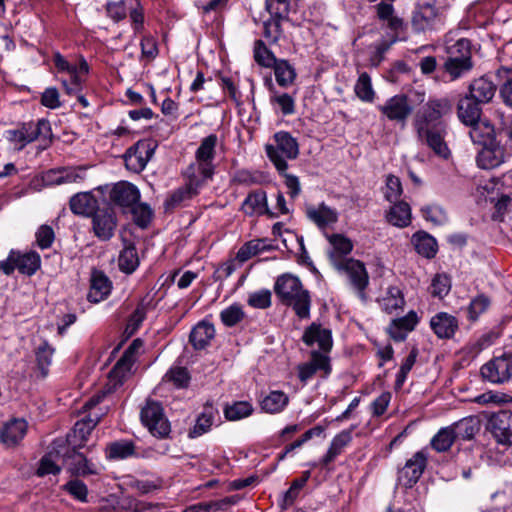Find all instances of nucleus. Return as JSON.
<instances>
[{"label": "nucleus", "mask_w": 512, "mask_h": 512, "mask_svg": "<svg viewBox=\"0 0 512 512\" xmlns=\"http://www.w3.org/2000/svg\"><path fill=\"white\" fill-rule=\"evenodd\" d=\"M496 92L495 84L486 76L475 79L469 86V94L478 103H488Z\"/></svg>", "instance_id": "nucleus-33"}, {"label": "nucleus", "mask_w": 512, "mask_h": 512, "mask_svg": "<svg viewBox=\"0 0 512 512\" xmlns=\"http://www.w3.org/2000/svg\"><path fill=\"white\" fill-rule=\"evenodd\" d=\"M139 198L138 188L128 182L116 183L110 192L111 201L121 207H131L138 202Z\"/></svg>", "instance_id": "nucleus-25"}, {"label": "nucleus", "mask_w": 512, "mask_h": 512, "mask_svg": "<svg viewBox=\"0 0 512 512\" xmlns=\"http://www.w3.org/2000/svg\"><path fill=\"white\" fill-rule=\"evenodd\" d=\"M255 61L264 67H272L277 61L273 53L265 46L262 40H257L254 47Z\"/></svg>", "instance_id": "nucleus-62"}, {"label": "nucleus", "mask_w": 512, "mask_h": 512, "mask_svg": "<svg viewBox=\"0 0 512 512\" xmlns=\"http://www.w3.org/2000/svg\"><path fill=\"white\" fill-rule=\"evenodd\" d=\"M54 65L58 73H65L67 77L61 79L62 87L69 96H75L78 103L87 108L89 102L83 95V88L89 73V65L84 58H80L78 63H71L61 54L55 53Z\"/></svg>", "instance_id": "nucleus-4"}, {"label": "nucleus", "mask_w": 512, "mask_h": 512, "mask_svg": "<svg viewBox=\"0 0 512 512\" xmlns=\"http://www.w3.org/2000/svg\"><path fill=\"white\" fill-rule=\"evenodd\" d=\"M317 371H323L325 375L330 372L329 358L324 354L313 351L310 362L298 367V378L300 381L305 382Z\"/></svg>", "instance_id": "nucleus-31"}, {"label": "nucleus", "mask_w": 512, "mask_h": 512, "mask_svg": "<svg viewBox=\"0 0 512 512\" xmlns=\"http://www.w3.org/2000/svg\"><path fill=\"white\" fill-rule=\"evenodd\" d=\"M456 440L451 426L441 428L432 438L431 445L438 452L447 451Z\"/></svg>", "instance_id": "nucleus-56"}, {"label": "nucleus", "mask_w": 512, "mask_h": 512, "mask_svg": "<svg viewBox=\"0 0 512 512\" xmlns=\"http://www.w3.org/2000/svg\"><path fill=\"white\" fill-rule=\"evenodd\" d=\"M421 213L426 221L433 225H444L448 221L447 212L443 207L437 204H429L421 208Z\"/></svg>", "instance_id": "nucleus-57"}, {"label": "nucleus", "mask_w": 512, "mask_h": 512, "mask_svg": "<svg viewBox=\"0 0 512 512\" xmlns=\"http://www.w3.org/2000/svg\"><path fill=\"white\" fill-rule=\"evenodd\" d=\"M489 425L497 442L501 444H512L511 411L503 410L494 414L489 420Z\"/></svg>", "instance_id": "nucleus-17"}, {"label": "nucleus", "mask_w": 512, "mask_h": 512, "mask_svg": "<svg viewBox=\"0 0 512 512\" xmlns=\"http://www.w3.org/2000/svg\"><path fill=\"white\" fill-rule=\"evenodd\" d=\"M302 340L307 346H317L319 353L326 356L333 346L331 330L315 322L305 329Z\"/></svg>", "instance_id": "nucleus-15"}, {"label": "nucleus", "mask_w": 512, "mask_h": 512, "mask_svg": "<svg viewBox=\"0 0 512 512\" xmlns=\"http://www.w3.org/2000/svg\"><path fill=\"white\" fill-rule=\"evenodd\" d=\"M376 12L378 18L386 22L389 28L398 30L402 27V20L395 16L392 4L380 2L376 5Z\"/></svg>", "instance_id": "nucleus-52"}, {"label": "nucleus", "mask_w": 512, "mask_h": 512, "mask_svg": "<svg viewBox=\"0 0 512 512\" xmlns=\"http://www.w3.org/2000/svg\"><path fill=\"white\" fill-rule=\"evenodd\" d=\"M55 353V348L46 340H42L35 351L37 367L42 377L48 373V368L52 363V358Z\"/></svg>", "instance_id": "nucleus-44"}, {"label": "nucleus", "mask_w": 512, "mask_h": 512, "mask_svg": "<svg viewBox=\"0 0 512 512\" xmlns=\"http://www.w3.org/2000/svg\"><path fill=\"white\" fill-rule=\"evenodd\" d=\"M446 53L448 58H458V59H472L471 57V43L466 38H460L455 42H451L450 40L446 41Z\"/></svg>", "instance_id": "nucleus-51"}, {"label": "nucleus", "mask_w": 512, "mask_h": 512, "mask_svg": "<svg viewBox=\"0 0 512 512\" xmlns=\"http://www.w3.org/2000/svg\"><path fill=\"white\" fill-rule=\"evenodd\" d=\"M98 418L86 417L77 421L65 439H55L49 447V451L42 457L37 469L38 476L49 474L56 475L60 472V466L54 459L55 456L65 455L69 450H78L86 445L89 435L96 427Z\"/></svg>", "instance_id": "nucleus-1"}, {"label": "nucleus", "mask_w": 512, "mask_h": 512, "mask_svg": "<svg viewBox=\"0 0 512 512\" xmlns=\"http://www.w3.org/2000/svg\"><path fill=\"white\" fill-rule=\"evenodd\" d=\"M245 313L239 304H232L220 313V319L227 327H232L243 320Z\"/></svg>", "instance_id": "nucleus-59"}, {"label": "nucleus", "mask_w": 512, "mask_h": 512, "mask_svg": "<svg viewBox=\"0 0 512 512\" xmlns=\"http://www.w3.org/2000/svg\"><path fill=\"white\" fill-rule=\"evenodd\" d=\"M131 212L135 223L141 228L147 227L153 216V211L150 206L144 203L136 202L133 204L131 206Z\"/></svg>", "instance_id": "nucleus-60"}, {"label": "nucleus", "mask_w": 512, "mask_h": 512, "mask_svg": "<svg viewBox=\"0 0 512 512\" xmlns=\"http://www.w3.org/2000/svg\"><path fill=\"white\" fill-rule=\"evenodd\" d=\"M386 219L391 225L404 228L411 224V207L405 201H395L386 214Z\"/></svg>", "instance_id": "nucleus-34"}, {"label": "nucleus", "mask_w": 512, "mask_h": 512, "mask_svg": "<svg viewBox=\"0 0 512 512\" xmlns=\"http://www.w3.org/2000/svg\"><path fill=\"white\" fill-rule=\"evenodd\" d=\"M485 132L487 137L484 138L483 134L480 137V141H473L474 143H480L483 145L482 149L478 152L476 161L482 169H493L502 164L505 160V153L500 144L491 137L493 129L491 126H485Z\"/></svg>", "instance_id": "nucleus-9"}, {"label": "nucleus", "mask_w": 512, "mask_h": 512, "mask_svg": "<svg viewBox=\"0 0 512 512\" xmlns=\"http://www.w3.org/2000/svg\"><path fill=\"white\" fill-rule=\"evenodd\" d=\"M332 257L333 266L338 271L345 273L358 297L365 302L367 300L365 289L369 284V275L365 265L361 261L353 258L346 259L345 261H338L334 254Z\"/></svg>", "instance_id": "nucleus-8"}, {"label": "nucleus", "mask_w": 512, "mask_h": 512, "mask_svg": "<svg viewBox=\"0 0 512 512\" xmlns=\"http://www.w3.org/2000/svg\"><path fill=\"white\" fill-rule=\"evenodd\" d=\"M451 112V104L447 99L428 101L415 116L417 132H427L430 128L444 127L442 117Z\"/></svg>", "instance_id": "nucleus-7"}, {"label": "nucleus", "mask_w": 512, "mask_h": 512, "mask_svg": "<svg viewBox=\"0 0 512 512\" xmlns=\"http://www.w3.org/2000/svg\"><path fill=\"white\" fill-rule=\"evenodd\" d=\"M274 291L280 301L291 307L300 319L310 317V293L303 288L298 277L291 274L279 276L275 282Z\"/></svg>", "instance_id": "nucleus-3"}, {"label": "nucleus", "mask_w": 512, "mask_h": 512, "mask_svg": "<svg viewBox=\"0 0 512 512\" xmlns=\"http://www.w3.org/2000/svg\"><path fill=\"white\" fill-rule=\"evenodd\" d=\"M271 291L268 289H261L249 294L247 303L249 306L256 309H266L271 306Z\"/></svg>", "instance_id": "nucleus-63"}, {"label": "nucleus", "mask_w": 512, "mask_h": 512, "mask_svg": "<svg viewBox=\"0 0 512 512\" xmlns=\"http://www.w3.org/2000/svg\"><path fill=\"white\" fill-rule=\"evenodd\" d=\"M117 226L116 217L112 209L99 210L93 216V230L102 240H109Z\"/></svg>", "instance_id": "nucleus-22"}, {"label": "nucleus", "mask_w": 512, "mask_h": 512, "mask_svg": "<svg viewBox=\"0 0 512 512\" xmlns=\"http://www.w3.org/2000/svg\"><path fill=\"white\" fill-rule=\"evenodd\" d=\"M241 210L249 216L263 214L274 216L268 209L267 195L263 190H256L249 193L241 205Z\"/></svg>", "instance_id": "nucleus-29"}, {"label": "nucleus", "mask_w": 512, "mask_h": 512, "mask_svg": "<svg viewBox=\"0 0 512 512\" xmlns=\"http://www.w3.org/2000/svg\"><path fill=\"white\" fill-rule=\"evenodd\" d=\"M52 139V132L50 123L47 120H39L37 123V129L34 131V142L37 141V149L43 150L47 148Z\"/></svg>", "instance_id": "nucleus-58"}, {"label": "nucleus", "mask_w": 512, "mask_h": 512, "mask_svg": "<svg viewBox=\"0 0 512 512\" xmlns=\"http://www.w3.org/2000/svg\"><path fill=\"white\" fill-rule=\"evenodd\" d=\"M451 290V279L445 273L436 274L432 280L431 285L429 287V292L433 297H437L439 299L444 298Z\"/></svg>", "instance_id": "nucleus-54"}, {"label": "nucleus", "mask_w": 512, "mask_h": 512, "mask_svg": "<svg viewBox=\"0 0 512 512\" xmlns=\"http://www.w3.org/2000/svg\"><path fill=\"white\" fill-rule=\"evenodd\" d=\"M444 71L451 81L457 80L471 71L473 68L472 59L448 58L443 65Z\"/></svg>", "instance_id": "nucleus-42"}, {"label": "nucleus", "mask_w": 512, "mask_h": 512, "mask_svg": "<svg viewBox=\"0 0 512 512\" xmlns=\"http://www.w3.org/2000/svg\"><path fill=\"white\" fill-rule=\"evenodd\" d=\"M217 142L218 138L215 134H210L201 141L195 153V161L186 168V171L191 173L194 178L195 175L205 181L212 178L214 174L213 160L215 158Z\"/></svg>", "instance_id": "nucleus-5"}, {"label": "nucleus", "mask_w": 512, "mask_h": 512, "mask_svg": "<svg viewBox=\"0 0 512 512\" xmlns=\"http://www.w3.org/2000/svg\"><path fill=\"white\" fill-rule=\"evenodd\" d=\"M69 205L74 214L90 216L96 212L97 200L91 192H80L71 197Z\"/></svg>", "instance_id": "nucleus-35"}, {"label": "nucleus", "mask_w": 512, "mask_h": 512, "mask_svg": "<svg viewBox=\"0 0 512 512\" xmlns=\"http://www.w3.org/2000/svg\"><path fill=\"white\" fill-rule=\"evenodd\" d=\"M265 248L266 245L263 240L256 239L249 241L238 250L236 258L240 262H245L253 256L259 254L261 251L265 250Z\"/></svg>", "instance_id": "nucleus-61"}, {"label": "nucleus", "mask_w": 512, "mask_h": 512, "mask_svg": "<svg viewBox=\"0 0 512 512\" xmlns=\"http://www.w3.org/2000/svg\"><path fill=\"white\" fill-rule=\"evenodd\" d=\"M427 463L424 451L416 452L405 464L399 474V481L406 487H411L421 477Z\"/></svg>", "instance_id": "nucleus-19"}, {"label": "nucleus", "mask_w": 512, "mask_h": 512, "mask_svg": "<svg viewBox=\"0 0 512 512\" xmlns=\"http://www.w3.org/2000/svg\"><path fill=\"white\" fill-rule=\"evenodd\" d=\"M272 67H274V74L277 83L282 87L291 85L295 78V69L286 60H277Z\"/></svg>", "instance_id": "nucleus-48"}, {"label": "nucleus", "mask_w": 512, "mask_h": 512, "mask_svg": "<svg viewBox=\"0 0 512 512\" xmlns=\"http://www.w3.org/2000/svg\"><path fill=\"white\" fill-rule=\"evenodd\" d=\"M490 304V299L483 294L474 297L467 307L468 320L471 322L477 321L479 317L488 310Z\"/></svg>", "instance_id": "nucleus-53"}, {"label": "nucleus", "mask_w": 512, "mask_h": 512, "mask_svg": "<svg viewBox=\"0 0 512 512\" xmlns=\"http://www.w3.org/2000/svg\"><path fill=\"white\" fill-rule=\"evenodd\" d=\"M332 250L329 252V258L333 264V254L338 261H345L343 256L349 254L353 249V244L349 238L342 234L326 235Z\"/></svg>", "instance_id": "nucleus-40"}, {"label": "nucleus", "mask_w": 512, "mask_h": 512, "mask_svg": "<svg viewBox=\"0 0 512 512\" xmlns=\"http://www.w3.org/2000/svg\"><path fill=\"white\" fill-rule=\"evenodd\" d=\"M381 308L387 313H393L402 309L405 304L402 291L398 287H389L385 295L378 300Z\"/></svg>", "instance_id": "nucleus-43"}, {"label": "nucleus", "mask_w": 512, "mask_h": 512, "mask_svg": "<svg viewBox=\"0 0 512 512\" xmlns=\"http://www.w3.org/2000/svg\"><path fill=\"white\" fill-rule=\"evenodd\" d=\"M27 432V423L23 419H14L2 427L0 430V440L7 447L16 446Z\"/></svg>", "instance_id": "nucleus-28"}, {"label": "nucleus", "mask_w": 512, "mask_h": 512, "mask_svg": "<svg viewBox=\"0 0 512 512\" xmlns=\"http://www.w3.org/2000/svg\"><path fill=\"white\" fill-rule=\"evenodd\" d=\"M133 6H138L137 0L110 2L107 4V13L111 19L118 22L127 16L129 9Z\"/></svg>", "instance_id": "nucleus-55"}, {"label": "nucleus", "mask_w": 512, "mask_h": 512, "mask_svg": "<svg viewBox=\"0 0 512 512\" xmlns=\"http://www.w3.org/2000/svg\"><path fill=\"white\" fill-rule=\"evenodd\" d=\"M112 283L101 271L94 270L90 278V289L87 298L92 303L105 300L111 293Z\"/></svg>", "instance_id": "nucleus-24"}, {"label": "nucleus", "mask_w": 512, "mask_h": 512, "mask_svg": "<svg viewBox=\"0 0 512 512\" xmlns=\"http://www.w3.org/2000/svg\"><path fill=\"white\" fill-rule=\"evenodd\" d=\"M217 416L218 410L213 405H205L197 416L195 424L189 429L188 437L194 439L209 432Z\"/></svg>", "instance_id": "nucleus-30"}, {"label": "nucleus", "mask_w": 512, "mask_h": 512, "mask_svg": "<svg viewBox=\"0 0 512 512\" xmlns=\"http://www.w3.org/2000/svg\"><path fill=\"white\" fill-rule=\"evenodd\" d=\"M352 440L351 430H343L338 433L331 441L327 453L321 460L323 465L331 463Z\"/></svg>", "instance_id": "nucleus-38"}, {"label": "nucleus", "mask_w": 512, "mask_h": 512, "mask_svg": "<svg viewBox=\"0 0 512 512\" xmlns=\"http://www.w3.org/2000/svg\"><path fill=\"white\" fill-rule=\"evenodd\" d=\"M254 411L249 401H234L224 408L225 418L229 421H239L249 417Z\"/></svg>", "instance_id": "nucleus-45"}, {"label": "nucleus", "mask_w": 512, "mask_h": 512, "mask_svg": "<svg viewBox=\"0 0 512 512\" xmlns=\"http://www.w3.org/2000/svg\"><path fill=\"white\" fill-rule=\"evenodd\" d=\"M429 325L439 339L453 338L459 328L458 319L447 312L436 313L431 317Z\"/></svg>", "instance_id": "nucleus-21"}, {"label": "nucleus", "mask_w": 512, "mask_h": 512, "mask_svg": "<svg viewBox=\"0 0 512 512\" xmlns=\"http://www.w3.org/2000/svg\"><path fill=\"white\" fill-rule=\"evenodd\" d=\"M288 403V396L283 391L279 390L270 391L259 400L261 410L268 414H278L282 412Z\"/></svg>", "instance_id": "nucleus-36"}, {"label": "nucleus", "mask_w": 512, "mask_h": 512, "mask_svg": "<svg viewBox=\"0 0 512 512\" xmlns=\"http://www.w3.org/2000/svg\"><path fill=\"white\" fill-rule=\"evenodd\" d=\"M402 192L403 189L400 179L394 175H388L386 178V186L384 191L386 200L389 202L398 201L402 195Z\"/></svg>", "instance_id": "nucleus-64"}, {"label": "nucleus", "mask_w": 512, "mask_h": 512, "mask_svg": "<svg viewBox=\"0 0 512 512\" xmlns=\"http://www.w3.org/2000/svg\"><path fill=\"white\" fill-rule=\"evenodd\" d=\"M481 376L491 384H503L512 377V359L502 355L491 359L481 367Z\"/></svg>", "instance_id": "nucleus-13"}, {"label": "nucleus", "mask_w": 512, "mask_h": 512, "mask_svg": "<svg viewBox=\"0 0 512 512\" xmlns=\"http://www.w3.org/2000/svg\"><path fill=\"white\" fill-rule=\"evenodd\" d=\"M143 347V341L135 339L125 350L109 373L110 380L114 384H121L129 379L133 373L134 363Z\"/></svg>", "instance_id": "nucleus-11"}, {"label": "nucleus", "mask_w": 512, "mask_h": 512, "mask_svg": "<svg viewBox=\"0 0 512 512\" xmlns=\"http://www.w3.org/2000/svg\"><path fill=\"white\" fill-rule=\"evenodd\" d=\"M379 111L391 121L405 122L412 112L405 95H395L388 99L385 104L378 107Z\"/></svg>", "instance_id": "nucleus-18"}, {"label": "nucleus", "mask_w": 512, "mask_h": 512, "mask_svg": "<svg viewBox=\"0 0 512 512\" xmlns=\"http://www.w3.org/2000/svg\"><path fill=\"white\" fill-rule=\"evenodd\" d=\"M118 266L119 269L126 274H131L137 269L139 266V257L133 244L125 246L120 252Z\"/></svg>", "instance_id": "nucleus-46"}, {"label": "nucleus", "mask_w": 512, "mask_h": 512, "mask_svg": "<svg viewBox=\"0 0 512 512\" xmlns=\"http://www.w3.org/2000/svg\"><path fill=\"white\" fill-rule=\"evenodd\" d=\"M186 184L176 189L166 201L167 206L175 207L194 197L199 189L207 182L197 175L195 178L185 170Z\"/></svg>", "instance_id": "nucleus-20"}, {"label": "nucleus", "mask_w": 512, "mask_h": 512, "mask_svg": "<svg viewBox=\"0 0 512 512\" xmlns=\"http://www.w3.org/2000/svg\"><path fill=\"white\" fill-rule=\"evenodd\" d=\"M306 215L320 229H325L333 225L338 220V213L335 209L327 206L325 203L311 205L306 208Z\"/></svg>", "instance_id": "nucleus-27"}, {"label": "nucleus", "mask_w": 512, "mask_h": 512, "mask_svg": "<svg viewBox=\"0 0 512 512\" xmlns=\"http://www.w3.org/2000/svg\"><path fill=\"white\" fill-rule=\"evenodd\" d=\"M274 142L266 145V153L277 170L284 172L288 167L287 160L298 156V143L288 132L283 131L274 135Z\"/></svg>", "instance_id": "nucleus-6"}, {"label": "nucleus", "mask_w": 512, "mask_h": 512, "mask_svg": "<svg viewBox=\"0 0 512 512\" xmlns=\"http://www.w3.org/2000/svg\"><path fill=\"white\" fill-rule=\"evenodd\" d=\"M215 336L213 324L202 321L199 322L190 333V342L195 349H204Z\"/></svg>", "instance_id": "nucleus-37"}, {"label": "nucleus", "mask_w": 512, "mask_h": 512, "mask_svg": "<svg viewBox=\"0 0 512 512\" xmlns=\"http://www.w3.org/2000/svg\"><path fill=\"white\" fill-rule=\"evenodd\" d=\"M456 439L471 440L480 430L476 417H465L451 426Z\"/></svg>", "instance_id": "nucleus-39"}, {"label": "nucleus", "mask_w": 512, "mask_h": 512, "mask_svg": "<svg viewBox=\"0 0 512 512\" xmlns=\"http://www.w3.org/2000/svg\"><path fill=\"white\" fill-rule=\"evenodd\" d=\"M106 456L109 459H125L135 452L134 443L128 440L115 441L107 445Z\"/></svg>", "instance_id": "nucleus-49"}, {"label": "nucleus", "mask_w": 512, "mask_h": 512, "mask_svg": "<svg viewBox=\"0 0 512 512\" xmlns=\"http://www.w3.org/2000/svg\"><path fill=\"white\" fill-rule=\"evenodd\" d=\"M183 386H156L152 396L147 398L140 412L143 426L151 435L159 439L168 438L171 433V424L168 420L163 404L153 397L163 398V403L169 404V397Z\"/></svg>", "instance_id": "nucleus-2"}, {"label": "nucleus", "mask_w": 512, "mask_h": 512, "mask_svg": "<svg viewBox=\"0 0 512 512\" xmlns=\"http://www.w3.org/2000/svg\"><path fill=\"white\" fill-rule=\"evenodd\" d=\"M438 16L439 11L434 4L422 1L413 13L412 25L416 30L424 31L432 26Z\"/></svg>", "instance_id": "nucleus-26"}, {"label": "nucleus", "mask_w": 512, "mask_h": 512, "mask_svg": "<svg viewBox=\"0 0 512 512\" xmlns=\"http://www.w3.org/2000/svg\"><path fill=\"white\" fill-rule=\"evenodd\" d=\"M419 322V317L415 311H409L407 315L392 320L387 328L391 338L395 341H403L408 333L413 331Z\"/></svg>", "instance_id": "nucleus-23"}, {"label": "nucleus", "mask_w": 512, "mask_h": 512, "mask_svg": "<svg viewBox=\"0 0 512 512\" xmlns=\"http://www.w3.org/2000/svg\"><path fill=\"white\" fill-rule=\"evenodd\" d=\"M478 102L472 97L466 96L461 99L458 105V117L466 125L471 126L469 135L472 141H480V137L487 124L480 123V108Z\"/></svg>", "instance_id": "nucleus-10"}, {"label": "nucleus", "mask_w": 512, "mask_h": 512, "mask_svg": "<svg viewBox=\"0 0 512 512\" xmlns=\"http://www.w3.org/2000/svg\"><path fill=\"white\" fill-rule=\"evenodd\" d=\"M412 244L418 254L425 258H432L437 252L436 240L425 232H416L412 236Z\"/></svg>", "instance_id": "nucleus-41"}, {"label": "nucleus", "mask_w": 512, "mask_h": 512, "mask_svg": "<svg viewBox=\"0 0 512 512\" xmlns=\"http://www.w3.org/2000/svg\"><path fill=\"white\" fill-rule=\"evenodd\" d=\"M420 139H424L427 145L436 155L447 159L450 156V150L444 142V127L430 128L427 132H417Z\"/></svg>", "instance_id": "nucleus-32"}, {"label": "nucleus", "mask_w": 512, "mask_h": 512, "mask_svg": "<svg viewBox=\"0 0 512 512\" xmlns=\"http://www.w3.org/2000/svg\"><path fill=\"white\" fill-rule=\"evenodd\" d=\"M270 102L274 109L280 111L283 115H292L295 112V99L288 93L272 91Z\"/></svg>", "instance_id": "nucleus-50"}, {"label": "nucleus", "mask_w": 512, "mask_h": 512, "mask_svg": "<svg viewBox=\"0 0 512 512\" xmlns=\"http://www.w3.org/2000/svg\"><path fill=\"white\" fill-rule=\"evenodd\" d=\"M354 92L363 102L371 103L374 101L376 93L372 86L371 77L366 72L359 74L354 85Z\"/></svg>", "instance_id": "nucleus-47"}, {"label": "nucleus", "mask_w": 512, "mask_h": 512, "mask_svg": "<svg viewBox=\"0 0 512 512\" xmlns=\"http://www.w3.org/2000/svg\"><path fill=\"white\" fill-rule=\"evenodd\" d=\"M56 463L65 462L68 471L76 476H87L98 473V465L77 450H69L65 455L55 456Z\"/></svg>", "instance_id": "nucleus-14"}, {"label": "nucleus", "mask_w": 512, "mask_h": 512, "mask_svg": "<svg viewBox=\"0 0 512 512\" xmlns=\"http://www.w3.org/2000/svg\"><path fill=\"white\" fill-rule=\"evenodd\" d=\"M15 269L24 275H32V251L14 250L9 252L7 259L0 261V271L10 275Z\"/></svg>", "instance_id": "nucleus-16"}, {"label": "nucleus", "mask_w": 512, "mask_h": 512, "mask_svg": "<svg viewBox=\"0 0 512 512\" xmlns=\"http://www.w3.org/2000/svg\"><path fill=\"white\" fill-rule=\"evenodd\" d=\"M155 149L156 144L152 140L138 141L124 155L126 168L135 173L143 171L153 157Z\"/></svg>", "instance_id": "nucleus-12"}]
</instances>
